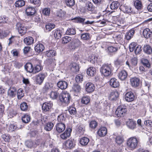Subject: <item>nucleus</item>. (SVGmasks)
Returning a JSON list of instances; mask_svg holds the SVG:
<instances>
[{
  "label": "nucleus",
  "mask_w": 152,
  "mask_h": 152,
  "mask_svg": "<svg viewBox=\"0 0 152 152\" xmlns=\"http://www.w3.org/2000/svg\"><path fill=\"white\" fill-rule=\"evenodd\" d=\"M113 67L111 64H104L100 69L101 73L105 77L110 75L113 71Z\"/></svg>",
  "instance_id": "1"
},
{
  "label": "nucleus",
  "mask_w": 152,
  "mask_h": 152,
  "mask_svg": "<svg viewBox=\"0 0 152 152\" xmlns=\"http://www.w3.org/2000/svg\"><path fill=\"white\" fill-rule=\"evenodd\" d=\"M59 99L62 104L67 105L70 102L71 96L67 92H64L59 95Z\"/></svg>",
  "instance_id": "2"
},
{
  "label": "nucleus",
  "mask_w": 152,
  "mask_h": 152,
  "mask_svg": "<svg viewBox=\"0 0 152 152\" xmlns=\"http://www.w3.org/2000/svg\"><path fill=\"white\" fill-rule=\"evenodd\" d=\"M137 143L138 141L137 138L133 137L130 138L128 140L127 145L131 150H133L136 148Z\"/></svg>",
  "instance_id": "3"
},
{
  "label": "nucleus",
  "mask_w": 152,
  "mask_h": 152,
  "mask_svg": "<svg viewBox=\"0 0 152 152\" xmlns=\"http://www.w3.org/2000/svg\"><path fill=\"white\" fill-rule=\"evenodd\" d=\"M120 9L124 13L130 15L135 14L136 13V12L133 10L132 8L126 5L125 4L121 5L120 7Z\"/></svg>",
  "instance_id": "4"
},
{
  "label": "nucleus",
  "mask_w": 152,
  "mask_h": 152,
  "mask_svg": "<svg viewBox=\"0 0 152 152\" xmlns=\"http://www.w3.org/2000/svg\"><path fill=\"white\" fill-rule=\"evenodd\" d=\"M16 28L18 30L19 33L22 36L24 35L27 31V27L24 24L20 22H18L16 24Z\"/></svg>",
  "instance_id": "5"
},
{
  "label": "nucleus",
  "mask_w": 152,
  "mask_h": 152,
  "mask_svg": "<svg viewBox=\"0 0 152 152\" xmlns=\"http://www.w3.org/2000/svg\"><path fill=\"white\" fill-rule=\"evenodd\" d=\"M126 108L122 107L121 106L118 107L115 112V114L118 117L124 116L126 112Z\"/></svg>",
  "instance_id": "6"
},
{
  "label": "nucleus",
  "mask_w": 152,
  "mask_h": 152,
  "mask_svg": "<svg viewBox=\"0 0 152 152\" xmlns=\"http://www.w3.org/2000/svg\"><path fill=\"white\" fill-rule=\"evenodd\" d=\"M46 77V75L43 73H40L37 75L36 76V83L39 85H41Z\"/></svg>",
  "instance_id": "7"
},
{
  "label": "nucleus",
  "mask_w": 152,
  "mask_h": 152,
  "mask_svg": "<svg viewBox=\"0 0 152 152\" xmlns=\"http://www.w3.org/2000/svg\"><path fill=\"white\" fill-rule=\"evenodd\" d=\"M130 82L131 86L134 87L136 88L139 86L140 80L138 78L134 77L130 79Z\"/></svg>",
  "instance_id": "8"
},
{
  "label": "nucleus",
  "mask_w": 152,
  "mask_h": 152,
  "mask_svg": "<svg viewBox=\"0 0 152 152\" xmlns=\"http://www.w3.org/2000/svg\"><path fill=\"white\" fill-rule=\"evenodd\" d=\"M56 130L58 133H61L64 131L65 129V125L63 123L57 124L55 126Z\"/></svg>",
  "instance_id": "9"
},
{
  "label": "nucleus",
  "mask_w": 152,
  "mask_h": 152,
  "mask_svg": "<svg viewBox=\"0 0 152 152\" xmlns=\"http://www.w3.org/2000/svg\"><path fill=\"white\" fill-rule=\"evenodd\" d=\"M95 88L94 85L91 83H86V90L88 93H91L93 92Z\"/></svg>",
  "instance_id": "10"
},
{
  "label": "nucleus",
  "mask_w": 152,
  "mask_h": 152,
  "mask_svg": "<svg viewBox=\"0 0 152 152\" xmlns=\"http://www.w3.org/2000/svg\"><path fill=\"white\" fill-rule=\"evenodd\" d=\"M125 96V100L128 102L133 101L134 98V96L133 93L131 92L126 93Z\"/></svg>",
  "instance_id": "11"
},
{
  "label": "nucleus",
  "mask_w": 152,
  "mask_h": 152,
  "mask_svg": "<svg viewBox=\"0 0 152 152\" xmlns=\"http://www.w3.org/2000/svg\"><path fill=\"white\" fill-rule=\"evenodd\" d=\"M72 130V129L70 128H67L66 130L60 135L61 137L63 139H66L69 137L70 136Z\"/></svg>",
  "instance_id": "12"
},
{
  "label": "nucleus",
  "mask_w": 152,
  "mask_h": 152,
  "mask_svg": "<svg viewBox=\"0 0 152 152\" xmlns=\"http://www.w3.org/2000/svg\"><path fill=\"white\" fill-rule=\"evenodd\" d=\"M17 93V89L14 87H11L8 91V96L11 98H13L15 96Z\"/></svg>",
  "instance_id": "13"
},
{
  "label": "nucleus",
  "mask_w": 152,
  "mask_h": 152,
  "mask_svg": "<svg viewBox=\"0 0 152 152\" xmlns=\"http://www.w3.org/2000/svg\"><path fill=\"white\" fill-rule=\"evenodd\" d=\"M57 85L59 88L63 90L66 89L68 86L67 82L64 81H59L57 83Z\"/></svg>",
  "instance_id": "14"
},
{
  "label": "nucleus",
  "mask_w": 152,
  "mask_h": 152,
  "mask_svg": "<svg viewBox=\"0 0 152 152\" xmlns=\"http://www.w3.org/2000/svg\"><path fill=\"white\" fill-rule=\"evenodd\" d=\"M143 34L145 38L148 39L152 36V32L149 28H146L143 31Z\"/></svg>",
  "instance_id": "15"
},
{
  "label": "nucleus",
  "mask_w": 152,
  "mask_h": 152,
  "mask_svg": "<svg viewBox=\"0 0 152 152\" xmlns=\"http://www.w3.org/2000/svg\"><path fill=\"white\" fill-rule=\"evenodd\" d=\"M81 45V42L77 39H75L71 43V48L72 49H75Z\"/></svg>",
  "instance_id": "16"
},
{
  "label": "nucleus",
  "mask_w": 152,
  "mask_h": 152,
  "mask_svg": "<svg viewBox=\"0 0 152 152\" xmlns=\"http://www.w3.org/2000/svg\"><path fill=\"white\" fill-rule=\"evenodd\" d=\"M128 75L127 72L124 70L121 71L118 74V77L122 80H125Z\"/></svg>",
  "instance_id": "17"
},
{
  "label": "nucleus",
  "mask_w": 152,
  "mask_h": 152,
  "mask_svg": "<svg viewBox=\"0 0 152 152\" xmlns=\"http://www.w3.org/2000/svg\"><path fill=\"white\" fill-rule=\"evenodd\" d=\"M110 85L113 88H117L119 86V82L115 78H112L110 79Z\"/></svg>",
  "instance_id": "18"
},
{
  "label": "nucleus",
  "mask_w": 152,
  "mask_h": 152,
  "mask_svg": "<svg viewBox=\"0 0 152 152\" xmlns=\"http://www.w3.org/2000/svg\"><path fill=\"white\" fill-rule=\"evenodd\" d=\"M143 52L147 54L150 55L152 53V48L148 45H144L143 48Z\"/></svg>",
  "instance_id": "19"
},
{
  "label": "nucleus",
  "mask_w": 152,
  "mask_h": 152,
  "mask_svg": "<svg viewBox=\"0 0 152 152\" xmlns=\"http://www.w3.org/2000/svg\"><path fill=\"white\" fill-rule=\"evenodd\" d=\"M107 132V129L105 127L100 128L97 132L98 134L100 137L105 136Z\"/></svg>",
  "instance_id": "20"
},
{
  "label": "nucleus",
  "mask_w": 152,
  "mask_h": 152,
  "mask_svg": "<svg viewBox=\"0 0 152 152\" xmlns=\"http://www.w3.org/2000/svg\"><path fill=\"white\" fill-rule=\"evenodd\" d=\"M52 103L50 102H45L42 105V110L45 111H48L52 107Z\"/></svg>",
  "instance_id": "21"
},
{
  "label": "nucleus",
  "mask_w": 152,
  "mask_h": 152,
  "mask_svg": "<svg viewBox=\"0 0 152 152\" xmlns=\"http://www.w3.org/2000/svg\"><path fill=\"white\" fill-rule=\"evenodd\" d=\"M69 67L71 70L73 72H77L79 71V66L78 64L75 63H71Z\"/></svg>",
  "instance_id": "22"
},
{
  "label": "nucleus",
  "mask_w": 152,
  "mask_h": 152,
  "mask_svg": "<svg viewBox=\"0 0 152 152\" xmlns=\"http://www.w3.org/2000/svg\"><path fill=\"white\" fill-rule=\"evenodd\" d=\"M65 145L67 148L71 149L74 147L75 144L72 140H68L65 142Z\"/></svg>",
  "instance_id": "23"
},
{
  "label": "nucleus",
  "mask_w": 152,
  "mask_h": 152,
  "mask_svg": "<svg viewBox=\"0 0 152 152\" xmlns=\"http://www.w3.org/2000/svg\"><path fill=\"white\" fill-rule=\"evenodd\" d=\"M25 68L27 72L29 73L33 72L34 73V68L31 63H27L25 65Z\"/></svg>",
  "instance_id": "24"
},
{
  "label": "nucleus",
  "mask_w": 152,
  "mask_h": 152,
  "mask_svg": "<svg viewBox=\"0 0 152 152\" xmlns=\"http://www.w3.org/2000/svg\"><path fill=\"white\" fill-rule=\"evenodd\" d=\"M86 72L88 76H93L96 74V69L94 67H90L87 69Z\"/></svg>",
  "instance_id": "25"
},
{
  "label": "nucleus",
  "mask_w": 152,
  "mask_h": 152,
  "mask_svg": "<svg viewBox=\"0 0 152 152\" xmlns=\"http://www.w3.org/2000/svg\"><path fill=\"white\" fill-rule=\"evenodd\" d=\"M126 125L129 129H133L136 127V122L130 119L127 121Z\"/></svg>",
  "instance_id": "26"
},
{
  "label": "nucleus",
  "mask_w": 152,
  "mask_h": 152,
  "mask_svg": "<svg viewBox=\"0 0 152 152\" xmlns=\"http://www.w3.org/2000/svg\"><path fill=\"white\" fill-rule=\"evenodd\" d=\"M118 96V93L117 91H113L110 93L109 98L111 100H115L117 99Z\"/></svg>",
  "instance_id": "27"
},
{
  "label": "nucleus",
  "mask_w": 152,
  "mask_h": 152,
  "mask_svg": "<svg viewBox=\"0 0 152 152\" xmlns=\"http://www.w3.org/2000/svg\"><path fill=\"white\" fill-rule=\"evenodd\" d=\"M86 8L89 11L91 12L94 10L95 8L93 4L91 2L87 1L85 4Z\"/></svg>",
  "instance_id": "28"
},
{
  "label": "nucleus",
  "mask_w": 152,
  "mask_h": 152,
  "mask_svg": "<svg viewBox=\"0 0 152 152\" xmlns=\"http://www.w3.org/2000/svg\"><path fill=\"white\" fill-rule=\"evenodd\" d=\"M34 39L31 37H28L25 38L24 39V43L27 45H30L33 43Z\"/></svg>",
  "instance_id": "29"
},
{
  "label": "nucleus",
  "mask_w": 152,
  "mask_h": 152,
  "mask_svg": "<svg viewBox=\"0 0 152 152\" xmlns=\"http://www.w3.org/2000/svg\"><path fill=\"white\" fill-rule=\"evenodd\" d=\"M59 88H58L56 91H52L50 93V96L53 99H56L58 96L59 95V93L58 92Z\"/></svg>",
  "instance_id": "30"
},
{
  "label": "nucleus",
  "mask_w": 152,
  "mask_h": 152,
  "mask_svg": "<svg viewBox=\"0 0 152 152\" xmlns=\"http://www.w3.org/2000/svg\"><path fill=\"white\" fill-rule=\"evenodd\" d=\"M27 15H34L35 12V9L32 7H28L26 10Z\"/></svg>",
  "instance_id": "31"
},
{
  "label": "nucleus",
  "mask_w": 152,
  "mask_h": 152,
  "mask_svg": "<svg viewBox=\"0 0 152 152\" xmlns=\"http://www.w3.org/2000/svg\"><path fill=\"white\" fill-rule=\"evenodd\" d=\"M66 15V12H65L61 10L57 12L56 16L59 19L61 20L65 19Z\"/></svg>",
  "instance_id": "32"
},
{
  "label": "nucleus",
  "mask_w": 152,
  "mask_h": 152,
  "mask_svg": "<svg viewBox=\"0 0 152 152\" xmlns=\"http://www.w3.org/2000/svg\"><path fill=\"white\" fill-rule=\"evenodd\" d=\"M45 47L42 44H37L35 47V50L38 53L42 51L44 49Z\"/></svg>",
  "instance_id": "33"
},
{
  "label": "nucleus",
  "mask_w": 152,
  "mask_h": 152,
  "mask_svg": "<svg viewBox=\"0 0 152 152\" xmlns=\"http://www.w3.org/2000/svg\"><path fill=\"white\" fill-rule=\"evenodd\" d=\"M56 54V52L53 50H49L45 52V55L49 57H53L55 56Z\"/></svg>",
  "instance_id": "34"
},
{
  "label": "nucleus",
  "mask_w": 152,
  "mask_h": 152,
  "mask_svg": "<svg viewBox=\"0 0 152 152\" xmlns=\"http://www.w3.org/2000/svg\"><path fill=\"white\" fill-rule=\"evenodd\" d=\"M21 119L23 123H28L30 120V116L29 115L25 114L22 117Z\"/></svg>",
  "instance_id": "35"
},
{
  "label": "nucleus",
  "mask_w": 152,
  "mask_h": 152,
  "mask_svg": "<svg viewBox=\"0 0 152 152\" xmlns=\"http://www.w3.org/2000/svg\"><path fill=\"white\" fill-rule=\"evenodd\" d=\"M54 125L52 123L49 122L47 123L45 126L44 129L47 131H51L53 129Z\"/></svg>",
  "instance_id": "36"
},
{
  "label": "nucleus",
  "mask_w": 152,
  "mask_h": 152,
  "mask_svg": "<svg viewBox=\"0 0 152 152\" xmlns=\"http://www.w3.org/2000/svg\"><path fill=\"white\" fill-rule=\"evenodd\" d=\"M120 4L117 1H113L110 4V7L112 10L117 9L119 7Z\"/></svg>",
  "instance_id": "37"
},
{
  "label": "nucleus",
  "mask_w": 152,
  "mask_h": 152,
  "mask_svg": "<svg viewBox=\"0 0 152 152\" xmlns=\"http://www.w3.org/2000/svg\"><path fill=\"white\" fill-rule=\"evenodd\" d=\"M66 34L68 35H74L76 34L75 29L73 28H69L67 29Z\"/></svg>",
  "instance_id": "38"
},
{
  "label": "nucleus",
  "mask_w": 152,
  "mask_h": 152,
  "mask_svg": "<svg viewBox=\"0 0 152 152\" xmlns=\"http://www.w3.org/2000/svg\"><path fill=\"white\" fill-rule=\"evenodd\" d=\"M89 141V140L88 138L84 137L80 139V142L82 145H87Z\"/></svg>",
  "instance_id": "39"
},
{
  "label": "nucleus",
  "mask_w": 152,
  "mask_h": 152,
  "mask_svg": "<svg viewBox=\"0 0 152 152\" xmlns=\"http://www.w3.org/2000/svg\"><path fill=\"white\" fill-rule=\"evenodd\" d=\"M141 62L144 66L148 68L151 67V64L147 59H142L141 60Z\"/></svg>",
  "instance_id": "40"
},
{
  "label": "nucleus",
  "mask_w": 152,
  "mask_h": 152,
  "mask_svg": "<svg viewBox=\"0 0 152 152\" xmlns=\"http://www.w3.org/2000/svg\"><path fill=\"white\" fill-rule=\"evenodd\" d=\"M23 92L24 91L21 88H20L18 90L17 96L18 99H20L24 96V94Z\"/></svg>",
  "instance_id": "41"
},
{
  "label": "nucleus",
  "mask_w": 152,
  "mask_h": 152,
  "mask_svg": "<svg viewBox=\"0 0 152 152\" xmlns=\"http://www.w3.org/2000/svg\"><path fill=\"white\" fill-rule=\"evenodd\" d=\"M90 98L89 96H84L81 100V102L83 104H88L90 102Z\"/></svg>",
  "instance_id": "42"
},
{
  "label": "nucleus",
  "mask_w": 152,
  "mask_h": 152,
  "mask_svg": "<svg viewBox=\"0 0 152 152\" xmlns=\"http://www.w3.org/2000/svg\"><path fill=\"white\" fill-rule=\"evenodd\" d=\"M62 35V32L60 30H56L54 32V37L56 39L60 38Z\"/></svg>",
  "instance_id": "43"
},
{
  "label": "nucleus",
  "mask_w": 152,
  "mask_h": 152,
  "mask_svg": "<svg viewBox=\"0 0 152 152\" xmlns=\"http://www.w3.org/2000/svg\"><path fill=\"white\" fill-rule=\"evenodd\" d=\"M72 38L69 37L65 36L62 39V43L63 44H66L70 41Z\"/></svg>",
  "instance_id": "44"
},
{
  "label": "nucleus",
  "mask_w": 152,
  "mask_h": 152,
  "mask_svg": "<svg viewBox=\"0 0 152 152\" xmlns=\"http://www.w3.org/2000/svg\"><path fill=\"white\" fill-rule=\"evenodd\" d=\"M64 1L66 5L69 7L73 6L75 4L74 0H65Z\"/></svg>",
  "instance_id": "45"
},
{
  "label": "nucleus",
  "mask_w": 152,
  "mask_h": 152,
  "mask_svg": "<svg viewBox=\"0 0 152 152\" xmlns=\"http://www.w3.org/2000/svg\"><path fill=\"white\" fill-rule=\"evenodd\" d=\"M75 21V22L77 23H81L84 24V23L85 20V18H82L79 17L75 18L73 19Z\"/></svg>",
  "instance_id": "46"
},
{
  "label": "nucleus",
  "mask_w": 152,
  "mask_h": 152,
  "mask_svg": "<svg viewBox=\"0 0 152 152\" xmlns=\"http://www.w3.org/2000/svg\"><path fill=\"white\" fill-rule=\"evenodd\" d=\"M134 5L135 7L137 9H140L142 7L141 2L139 0H136L134 2Z\"/></svg>",
  "instance_id": "47"
},
{
  "label": "nucleus",
  "mask_w": 152,
  "mask_h": 152,
  "mask_svg": "<svg viewBox=\"0 0 152 152\" xmlns=\"http://www.w3.org/2000/svg\"><path fill=\"white\" fill-rule=\"evenodd\" d=\"M25 2L23 0H18L15 3V6L16 7H20L25 5Z\"/></svg>",
  "instance_id": "48"
},
{
  "label": "nucleus",
  "mask_w": 152,
  "mask_h": 152,
  "mask_svg": "<svg viewBox=\"0 0 152 152\" xmlns=\"http://www.w3.org/2000/svg\"><path fill=\"white\" fill-rule=\"evenodd\" d=\"M81 37L83 40H88L90 38V34L88 33H85L81 34Z\"/></svg>",
  "instance_id": "49"
},
{
  "label": "nucleus",
  "mask_w": 152,
  "mask_h": 152,
  "mask_svg": "<svg viewBox=\"0 0 152 152\" xmlns=\"http://www.w3.org/2000/svg\"><path fill=\"white\" fill-rule=\"evenodd\" d=\"M66 117V116L65 114H61L58 116V120L59 122L63 123L64 121H65Z\"/></svg>",
  "instance_id": "50"
},
{
  "label": "nucleus",
  "mask_w": 152,
  "mask_h": 152,
  "mask_svg": "<svg viewBox=\"0 0 152 152\" xmlns=\"http://www.w3.org/2000/svg\"><path fill=\"white\" fill-rule=\"evenodd\" d=\"M55 26V25L51 23H48L45 25L46 30L49 31L54 28Z\"/></svg>",
  "instance_id": "51"
},
{
  "label": "nucleus",
  "mask_w": 152,
  "mask_h": 152,
  "mask_svg": "<svg viewBox=\"0 0 152 152\" xmlns=\"http://www.w3.org/2000/svg\"><path fill=\"white\" fill-rule=\"evenodd\" d=\"M123 63V60L120 58H117L114 61L115 65L117 66L122 65Z\"/></svg>",
  "instance_id": "52"
},
{
  "label": "nucleus",
  "mask_w": 152,
  "mask_h": 152,
  "mask_svg": "<svg viewBox=\"0 0 152 152\" xmlns=\"http://www.w3.org/2000/svg\"><path fill=\"white\" fill-rule=\"evenodd\" d=\"M28 106L27 103L25 102H23L20 105V108L22 111H26L28 109Z\"/></svg>",
  "instance_id": "53"
},
{
  "label": "nucleus",
  "mask_w": 152,
  "mask_h": 152,
  "mask_svg": "<svg viewBox=\"0 0 152 152\" xmlns=\"http://www.w3.org/2000/svg\"><path fill=\"white\" fill-rule=\"evenodd\" d=\"M89 125L90 128L93 129H94L97 126V123L95 121H92L90 122Z\"/></svg>",
  "instance_id": "54"
},
{
  "label": "nucleus",
  "mask_w": 152,
  "mask_h": 152,
  "mask_svg": "<svg viewBox=\"0 0 152 152\" xmlns=\"http://www.w3.org/2000/svg\"><path fill=\"white\" fill-rule=\"evenodd\" d=\"M131 62L132 66H135L137 64L138 59L136 57H133L131 59Z\"/></svg>",
  "instance_id": "55"
},
{
  "label": "nucleus",
  "mask_w": 152,
  "mask_h": 152,
  "mask_svg": "<svg viewBox=\"0 0 152 152\" xmlns=\"http://www.w3.org/2000/svg\"><path fill=\"white\" fill-rule=\"evenodd\" d=\"M137 45L136 43L132 42L129 45V49L130 52H133L135 49Z\"/></svg>",
  "instance_id": "56"
},
{
  "label": "nucleus",
  "mask_w": 152,
  "mask_h": 152,
  "mask_svg": "<svg viewBox=\"0 0 152 152\" xmlns=\"http://www.w3.org/2000/svg\"><path fill=\"white\" fill-rule=\"evenodd\" d=\"M142 50L141 46L140 45H137L134 50V53L136 55L139 54L141 53Z\"/></svg>",
  "instance_id": "57"
},
{
  "label": "nucleus",
  "mask_w": 152,
  "mask_h": 152,
  "mask_svg": "<svg viewBox=\"0 0 152 152\" xmlns=\"http://www.w3.org/2000/svg\"><path fill=\"white\" fill-rule=\"evenodd\" d=\"M42 68L41 64L34 66V73L39 72L42 70Z\"/></svg>",
  "instance_id": "58"
},
{
  "label": "nucleus",
  "mask_w": 152,
  "mask_h": 152,
  "mask_svg": "<svg viewBox=\"0 0 152 152\" xmlns=\"http://www.w3.org/2000/svg\"><path fill=\"white\" fill-rule=\"evenodd\" d=\"M31 64H32L33 66H36L40 64L41 62L40 60L37 59L35 58L33 59Z\"/></svg>",
  "instance_id": "59"
},
{
  "label": "nucleus",
  "mask_w": 152,
  "mask_h": 152,
  "mask_svg": "<svg viewBox=\"0 0 152 152\" xmlns=\"http://www.w3.org/2000/svg\"><path fill=\"white\" fill-rule=\"evenodd\" d=\"M123 138L120 136L116 137L115 138V142L116 143L118 144H121L123 142Z\"/></svg>",
  "instance_id": "60"
},
{
  "label": "nucleus",
  "mask_w": 152,
  "mask_h": 152,
  "mask_svg": "<svg viewBox=\"0 0 152 152\" xmlns=\"http://www.w3.org/2000/svg\"><path fill=\"white\" fill-rule=\"evenodd\" d=\"M83 80V76L80 75H78L75 77V80L77 83H81Z\"/></svg>",
  "instance_id": "61"
},
{
  "label": "nucleus",
  "mask_w": 152,
  "mask_h": 152,
  "mask_svg": "<svg viewBox=\"0 0 152 152\" xmlns=\"http://www.w3.org/2000/svg\"><path fill=\"white\" fill-rule=\"evenodd\" d=\"M117 48L113 47V46H110L108 48V51L110 53H115L118 50Z\"/></svg>",
  "instance_id": "62"
},
{
  "label": "nucleus",
  "mask_w": 152,
  "mask_h": 152,
  "mask_svg": "<svg viewBox=\"0 0 152 152\" xmlns=\"http://www.w3.org/2000/svg\"><path fill=\"white\" fill-rule=\"evenodd\" d=\"M73 91L76 92H79L81 90V88L80 86L78 85H75L73 87Z\"/></svg>",
  "instance_id": "63"
},
{
  "label": "nucleus",
  "mask_w": 152,
  "mask_h": 152,
  "mask_svg": "<svg viewBox=\"0 0 152 152\" xmlns=\"http://www.w3.org/2000/svg\"><path fill=\"white\" fill-rule=\"evenodd\" d=\"M25 145L27 147L31 148L34 146V144L33 142L28 140L26 142Z\"/></svg>",
  "instance_id": "64"
}]
</instances>
